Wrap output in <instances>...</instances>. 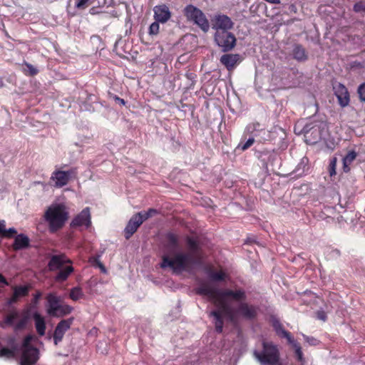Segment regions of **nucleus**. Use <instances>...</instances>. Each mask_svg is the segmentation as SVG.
<instances>
[{"label": "nucleus", "mask_w": 365, "mask_h": 365, "mask_svg": "<svg viewBox=\"0 0 365 365\" xmlns=\"http://www.w3.org/2000/svg\"><path fill=\"white\" fill-rule=\"evenodd\" d=\"M195 291L200 296L207 297L216 307L209 317H213L215 329L218 334L223 331L225 319L235 324L236 314L247 320L255 319L257 316V307L245 302L247 294L242 288L219 289L202 282Z\"/></svg>", "instance_id": "nucleus-1"}, {"label": "nucleus", "mask_w": 365, "mask_h": 365, "mask_svg": "<svg viewBox=\"0 0 365 365\" xmlns=\"http://www.w3.org/2000/svg\"><path fill=\"white\" fill-rule=\"evenodd\" d=\"M165 240L164 253L160 263L161 269H170L173 273L180 274L190 272L200 263V247L197 240L190 236L186 237L185 241L189 248L187 252L180 249L178 235L169 232L165 235Z\"/></svg>", "instance_id": "nucleus-2"}, {"label": "nucleus", "mask_w": 365, "mask_h": 365, "mask_svg": "<svg viewBox=\"0 0 365 365\" xmlns=\"http://www.w3.org/2000/svg\"><path fill=\"white\" fill-rule=\"evenodd\" d=\"M69 217L66 206L63 203L50 205L44 212L43 219L48 223L50 233H56L61 230Z\"/></svg>", "instance_id": "nucleus-3"}, {"label": "nucleus", "mask_w": 365, "mask_h": 365, "mask_svg": "<svg viewBox=\"0 0 365 365\" xmlns=\"http://www.w3.org/2000/svg\"><path fill=\"white\" fill-rule=\"evenodd\" d=\"M261 351H254L253 355L262 365H281L280 352L272 341H263Z\"/></svg>", "instance_id": "nucleus-4"}, {"label": "nucleus", "mask_w": 365, "mask_h": 365, "mask_svg": "<svg viewBox=\"0 0 365 365\" xmlns=\"http://www.w3.org/2000/svg\"><path fill=\"white\" fill-rule=\"evenodd\" d=\"M182 13L188 22L196 25L205 33L209 31V21L201 9L192 4H188L183 9Z\"/></svg>", "instance_id": "nucleus-5"}, {"label": "nucleus", "mask_w": 365, "mask_h": 365, "mask_svg": "<svg viewBox=\"0 0 365 365\" xmlns=\"http://www.w3.org/2000/svg\"><path fill=\"white\" fill-rule=\"evenodd\" d=\"M214 39L223 52L230 51L236 46L237 38L235 34L230 31H215Z\"/></svg>", "instance_id": "nucleus-6"}, {"label": "nucleus", "mask_w": 365, "mask_h": 365, "mask_svg": "<svg viewBox=\"0 0 365 365\" xmlns=\"http://www.w3.org/2000/svg\"><path fill=\"white\" fill-rule=\"evenodd\" d=\"M76 168H72L66 171L61 170H56L52 173L51 180L54 181V186L56 187L60 188L66 185L68 183L71 178L73 175H76Z\"/></svg>", "instance_id": "nucleus-7"}, {"label": "nucleus", "mask_w": 365, "mask_h": 365, "mask_svg": "<svg viewBox=\"0 0 365 365\" xmlns=\"http://www.w3.org/2000/svg\"><path fill=\"white\" fill-rule=\"evenodd\" d=\"M91 215L90 208L85 207L82 211L76 215L70 223L71 228L85 227L86 229L91 226Z\"/></svg>", "instance_id": "nucleus-8"}, {"label": "nucleus", "mask_w": 365, "mask_h": 365, "mask_svg": "<svg viewBox=\"0 0 365 365\" xmlns=\"http://www.w3.org/2000/svg\"><path fill=\"white\" fill-rule=\"evenodd\" d=\"M212 29L215 31H229L233 28L232 19L225 14H216L212 19Z\"/></svg>", "instance_id": "nucleus-9"}, {"label": "nucleus", "mask_w": 365, "mask_h": 365, "mask_svg": "<svg viewBox=\"0 0 365 365\" xmlns=\"http://www.w3.org/2000/svg\"><path fill=\"white\" fill-rule=\"evenodd\" d=\"M73 317H70L66 319H62L58 323L55 328L53 335V342L55 345H57L59 342L62 341L65 333L71 328V326L73 322Z\"/></svg>", "instance_id": "nucleus-10"}, {"label": "nucleus", "mask_w": 365, "mask_h": 365, "mask_svg": "<svg viewBox=\"0 0 365 365\" xmlns=\"http://www.w3.org/2000/svg\"><path fill=\"white\" fill-rule=\"evenodd\" d=\"M153 12L154 19L162 24L168 22L172 16L169 7L165 4L155 6Z\"/></svg>", "instance_id": "nucleus-11"}, {"label": "nucleus", "mask_w": 365, "mask_h": 365, "mask_svg": "<svg viewBox=\"0 0 365 365\" xmlns=\"http://www.w3.org/2000/svg\"><path fill=\"white\" fill-rule=\"evenodd\" d=\"M270 322L277 336L281 338H285L288 343H292L294 341V337L292 334L284 329L282 324L278 318L272 317Z\"/></svg>", "instance_id": "nucleus-12"}, {"label": "nucleus", "mask_w": 365, "mask_h": 365, "mask_svg": "<svg viewBox=\"0 0 365 365\" xmlns=\"http://www.w3.org/2000/svg\"><path fill=\"white\" fill-rule=\"evenodd\" d=\"M143 224L142 220L140 217V214L133 215L128 221L125 230L124 235L126 240L130 237L138 230V227Z\"/></svg>", "instance_id": "nucleus-13"}, {"label": "nucleus", "mask_w": 365, "mask_h": 365, "mask_svg": "<svg viewBox=\"0 0 365 365\" xmlns=\"http://www.w3.org/2000/svg\"><path fill=\"white\" fill-rule=\"evenodd\" d=\"M38 359V350L36 348L23 350L21 365H34Z\"/></svg>", "instance_id": "nucleus-14"}, {"label": "nucleus", "mask_w": 365, "mask_h": 365, "mask_svg": "<svg viewBox=\"0 0 365 365\" xmlns=\"http://www.w3.org/2000/svg\"><path fill=\"white\" fill-rule=\"evenodd\" d=\"M66 263H71V261L64 254L54 255L51 256L48 263V267L50 271H56Z\"/></svg>", "instance_id": "nucleus-15"}, {"label": "nucleus", "mask_w": 365, "mask_h": 365, "mask_svg": "<svg viewBox=\"0 0 365 365\" xmlns=\"http://www.w3.org/2000/svg\"><path fill=\"white\" fill-rule=\"evenodd\" d=\"M47 301L46 312L49 316L57 315L58 307L61 304V297L55 293H49L46 297Z\"/></svg>", "instance_id": "nucleus-16"}, {"label": "nucleus", "mask_w": 365, "mask_h": 365, "mask_svg": "<svg viewBox=\"0 0 365 365\" xmlns=\"http://www.w3.org/2000/svg\"><path fill=\"white\" fill-rule=\"evenodd\" d=\"M339 105L345 107L349 103V93L347 88L342 84H339L335 91Z\"/></svg>", "instance_id": "nucleus-17"}, {"label": "nucleus", "mask_w": 365, "mask_h": 365, "mask_svg": "<svg viewBox=\"0 0 365 365\" xmlns=\"http://www.w3.org/2000/svg\"><path fill=\"white\" fill-rule=\"evenodd\" d=\"M239 60V54H224L220 58L221 63L223 64L228 71L232 70Z\"/></svg>", "instance_id": "nucleus-18"}, {"label": "nucleus", "mask_w": 365, "mask_h": 365, "mask_svg": "<svg viewBox=\"0 0 365 365\" xmlns=\"http://www.w3.org/2000/svg\"><path fill=\"white\" fill-rule=\"evenodd\" d=\"M292 55L294 59L299 62H303L308 59L307 52L301 44H295L294 46Z\"/></svg>", "instance_id": "nucleus-19"}, {"label": "nucleus", "mask_w": 365, "mask_h": 365, "mask_svg": "<svg viewBox=\"0 0 365 365\" xmlns=\"http://www.w3.org/2000/svg\"><path fill=\"white\" fill-rule=\"evenodd\" d=\"M33 319L35 323V327L38 334L41 336H43L46 333V322L43 317L39 313L35 312L33 314Z\"/></svg>", "instance_id": "nucleus-20"}, {"label": "nucleus", "mask_w": 365, "mask_h": 365, "mask_svg": "<svg viewBox=\"0 0 365 365\" xmlns=\"http://www.w3.org/2000/svg\"><path fill=\"white\" fill-rule=\"evenodd\" d=\"M29 243V238L24 234H20L16 236L12 246L14 250H19L27 248Z\"/></svg>", "instance_id": "nucleus-21"}, {"label": "nucleus", "mask_w": 365, "mask_h": 365, "mask_svg": "<svg viewBox=\"0 0 365 365\" xmlns=\"http://www.w3.org/2000/svg\"><path fill=\"white\" fill-rule=\"evenodd\" d=\"M74 271L73 267L70 266H66V267L60 269L56 276L55 277V280L56 282H64L66 281L68 277L73 273Z\"/></svg>", "instance_id": "nucleus-22"}, {"label": "nucleus", "mask_w": 365, "mask_h": 365, "mask_svg": "<svg viewBox=\"0 0 365 365\" xmlns=\"http://www.w3.org/2000/svg\"><path fill=\"white\" fill-rule=\"evenodd\" d=\"M205 272L213 281L222 282L225 280L226 274L222 270L214 272L212 267H209L205 269Z\"/></svg>", "instance_id": "nucleus-23"}, {"label": "nucleus", "mask_w": 365, "mask_h": 365, "mask_svg": "<svg viewBox=\"0 0 365 365\" xmlns=\"http://www.w3.org/2000/svg\"><path fill=\"white\" fill-rule=\"evenodd\" d=\"M58 310L56 311L57 315H52L53 317H63L71 314L73 309V308L68 304H61L59 307H57Z\"/></svg>", "instance_id": "nucleus-24"}, {"label": "nucleus", "mask_w": 365, "mask_h": 365, "mask_svg": "<svg viewBox=\"0 0 365 365\" xmlns=\"http://www.w3.org/2000/svg\"><path fill=\"white\" fill-rule=\"evenodd\" d=\"M30 286L29 285H24V286H14L13 287V292L18 297H24L29 295V290H30Z\"/></svg>", "instance_id": "nucleus-25"}, {"label": "nucleus", "mask_w": 365, "mask_h": 365, "mask_svg": "<svg viewBox=\"0 0 365 365\" xmlns=\"http://www.w3.org/2000/svg\"><path fill=\"white\" fill-rule=\"evenodd\" d=\"M23 65L25 66V68H23V72L25 75L34 76L38 73V70L31 63L24 62Z\"/></svg>", "instance_id": "nucleus-26"}, {"label": "nucleus", "mask_w": 365, "mask_h": 365, "mask_svg": "<svg viewBox=\"0 0 365 365\" xmlns=\"http://www.w3.org/2000/svg\"><path fill=\"white\" fill-rule=\"evenodd\" d=\"M159 212L154 208H149L145 212H139L137 214H140V217L142 220V222L147 220L148 219L153 217L154 215L158 214Z\"/></svg>", "instance_id": "nucleus-27"}, {"label": "nucleus", "mask_w": 365, "mask_h": 365, "mask_svg": "<svg viewBox=\"0 0 365 365\" xmlns=\"http://www.w3.org/2000/svg\"><path fill=\"white\" fill-rule=\"evenodd\" d=\"M83 296V293L81 287H76L71 289L69 297L73 301H77L79 299L82 298Z\"/></svg>", "instance_id": "nucleus-28"}, {"label": "nucleus", "mask_w": 365, "mask_h": 365, "mask_svg": "<svg viewBox=\"0 0 365 365\" xmlns=\"http://www.w3.org/2000/svg\"><path fill=\"white\" fill-rule=\"evenodd\" d=\"M255 142V140L253 137L250 138L245 143L240 142L237 146V150H240L241 151H245L249 149Z\"/></svg>", "instance_id": "nucleus-29"}, {"label": "nucleus", "mask_w": 365, "mask_h": 365, "mask_svg": "<svg viewBox=\"0 0 365 365\" xmlns=\"http://www.w3.org/2000/svg\"><path fill=\"white\" fill-rule=\"evenodd\" d=\"M289 344H291L292 346V347L294 349L295 355H296L298 361H301V362L303 361H304L303 353H302V348H301V346L299 345V344L297 343L294 339L292 343H289Z\"/></svg>", "instance_id": "nucleus-30"}, {"label": "nucleus", "mask_w": 365, "mask_h": 365, "mask_svg": "<svg viewBox=\"0 0 365 365\" xmlns=\"http://www.w3.org/2000/svg\"><path fill=\"white\" fill-rule=\"evenodd\" d=\"M95 0H76L75 7L78 10H84L93 4Z\"/></svg>", "instance_id": "nucleus-31"}, {"label": "nucleus", "mask_w": 365, "mask_h": 365, "mask_svg": "<svg viewBox=\"0 0 365 365\" xmlns=\"http://www.w3.org/2000/svg\"><path fill=\"white\" fill-rule=\"evenodd\" d=\"M260 124L258 122H253L249 123L245 130L244 134L252 135L255 131L259 130Z\"/></svg>", "instance_id": "nucleus-32"}, {"label": "nucleus", "mask_w": 365, "mask_h": 365, "mask_svg": "<svg viewBox=\"0 0 365 365\" xmlns=\"http://www.w3.org/2000/svg\"><path fill=\"white\" fill-rule=\"evenodd\" d=\"M15 350L16 348L11 349L6 347H3L0 349V357H6L9 359L14 358L15 356Z\"/></svg>", "instance_id": "nucleus-33"}, {"label": "nucleus", "mask_w": 365, "mask_h": 365, "mask_svg": "<svg viewBox=\"0 0 365 365\" xmlns=\"http://www.w3.org/2000/svg\"><path fill=\"white\" fill-rule=\"evenodd\" d=\"M19 317V312L17 311H13L9 313L6 318H5V322L6 324L9 325H13L14 323V321Z\"/></svg>", "instance_id": "nucleus-34"}, {"label": "nucleus", "mask_w": 365, "mask_h": 365, "mask_svg": "<svg viewBox=\"0 0 365 365\" xmlns=\"http://www.w3.org/2000/svg\"><path fill=\"white\" fill-rule=\"evenodd\" d=\"M357 154L354 150L349 151L343 158V164H351L356 158Z\"/></svg>", "instance_id": "nucleus-35"}, {"label": "nucleus", "mask_w": 365, "mask_h": 365, "mask_svg": "<svg viewBox=\"0 0 365 365\" xmlns=\"http://www.w3.org/2000/svg\"><path fill=\"white\" fill-rule=\"evenodd\" d=\"M33 340V336L32 335H27L24 337L22 343V351L26 350L27 349H33L35 348L32 345H31V342Z\"/></svg>", "instance_id": "nucleus-36"}, {"label": "nucleus", "mask_w": 365, "mask_h": 365, "mask_svg": "<svg viewBox=\"0 0 365 365\" xmlns=\"http://www.w3.org/2000/svg\"><path fill=\"white\" fill-rule=\"evenodd\" d=\"M160 22H158L155 20L153 23L150 24L148 29V34L151 36L157 35L159 33L160 30Z\"/></svg>", "instance_id": "nucleus-37"}, {"label": "nucleus", "mask_w": 365, "mask_h": 365, "mask_svg": "<svg viewBox=\"0 0 365 365\" xmlns=\"http://www.w3.org/2000/svg\"><path fill=\"white\" fill-rule=\"evenodd\" d=\"M28 317L25 316L22 319H21L15 325L16 330H21L24 329L28 322Z\"/></svg>", "instance_id": "nucleus-38"}, {"label": "nucleus", "mask_w": 365, "mask_h": 365, "mask_svg": "<svg viewBox=\"0 0 365 365\" xmlns=\"http://www.w3.org/2000/svg\"><path fill=\"white\" fill-rule=\"evenodd\" d=\"M353 10L356 13L364 12L365 13V4L362 1H359L354 4Z\"/></svg>", "instance_id": "nucleus-39"}, {"label": "nucleus", "mask_w": 365, "mask_h": 365, "mask_svg": "<svg viewBox=\"0 0 365 365\" xmlns=\"http://www.w3.org/2000/svg\"><path fill=\"white\" fill-rule=\"evenodd\" d=\"M329 172L330 174V176H333L336 175V158H334L331 160L329 166Z\"/></svg>", "instance_id": "nucleus-40"}, {"label": "nucleus", "mask_w": 365, "mask_h": 365, "mask_svg": "<svg viewBox=\"0 0 365 365\" xmlns=\"http://www.w3.org/2000/svg\"><path fill=\"white\" fill-rule=\"evenodd\" d=\"M359 99L365 102V83H361L357 90Z\"/></svg>", "instance_id": "nucleus-41"}, {"label": "nucleus", "mask_w": 365, "mask_h": 365, "mask_svg": "<svg viewBox=\"0 0 365 365\" xmlns=\"http://www.w3.org/2000/svg\"><path fill=\"white\" fill-rule=\"evenodd\" d=\"M41 292L40 291H37L33 296L32 303L34 304H37L41 297Z\"/></svg>", "instance_id": "nucleus-42"}, {"label": "nucleus", "mask_w": 365, "mask_h": 365, "mask_svg": "<svg viewBox=\"0 0 365 365\" xmlns=\"http://www.w3.org/2000/svg\"><path fill=\"white\" fill-rule=\"evenodd\" d=\"M317 319L325 322L327 319V314L324 311L319 310L317 312Z\"/></svg>", "instance_id": "nucleus-43"}, {"label": "nucleus", "mask_w": 365, "mask_h": 365, "mask_svg": "<svg viewBox=\"0 0 365 365\" xmlns=\"http://www.w3.org/2000/svg\"><path fill=\"white\" fill-rule=\"evenodd\" d=\"M9 283L8 282L6 277L0 272V288H3L5 286H9Z\"/></svg>", "instance_id": "nucleus-44"}, {"label": "nucleus", "mask_w": 365, "mask_h": 365, "mask_svg": "<svg viewBox=\"0 0 365 365\" xmlns=\"http://www.w3.org/2000/svg\"><path fill=\"white\" fill-rule=\"evenodd\" d=\"M19 297H18L14 292L11 295V297L8 300L9 304H13L18 302Z\"/></svg>", "instance_id": "nucleus-45"}, {"label": "nucleus", "mask_w": 365, "mask_h": 365, "mask_svg": "<svg viewBox=\"0 0 365 365\" xmlns=\"http://www.w3.org/2000/svg\"><path fill=\"white\" fill-rule=\"evenodd\" d=\"M307 163H308V158H303L302 159L301 162L297 165V170H299V168L301 167L302 165L304 166L303 170H304V168L307 166Z\"/></svg>", "instance_id": "nucleus-46"}, {"label": "nucleus", "mask_w": 365, "mask_h": 365, "mask_svg": "<svg viewBox=\"0 0 365 365\" xmlns=\"http://www.w3.org/2000/svg\"><path fill=\"white\" fill-rule=\"evenodd\" d=\"M305 340L308 343H309L310 344H312V345H314L315 344V341H317L314 338L309 337V336H305Z\"/></svg>", "instance_id": "nucleus-47"}, {"label": "nucleus", "mask_w": 365, "mask_h": 365, "mask_svg": "<svg viewBox=\"0 0 365 365\" xmlns=\"http://www.w3.org/2000/svg\"><path fill=\"white\" fill-rule=\"evenodd\" d=\"M350 164H343V170L344 173H349L350 171Z\"/></svg>", "instance_id": "nucleus-48"}, {"label": "nucleus", "mask_w": 365, "mask_h": 365, "mask_svg": "<svg viewBox=\"0 0 365 365\" xmlns=\"http://www.w3.org/2000/svg\"><path fill=\"white\" fill-rule=\"evenodd\" d=\"M266 1L269 2V3H271V4H279L280 3V0H265Z\"/></svg>", "instance_id": "nucleus-49"}, {"label": "nucleus", "mask_w": 365, "mask_h": 365, "mask_svg": "<svg viewBox=\"0 0 365 365\" xmlns=\"http://www.w3.org/2000/svg\"><path fill=\"white\" fill-rule=\"evenodd\" d=\"M115 100L119 101V103H120L123 105H125V101L119 97H116Z\"/></svg>", "instance_id": "nucleus-50"}, {"label": "nucleus", "mask_w": 365, "mask_h": 365, "mask_svg": "<svg viewBox=\"0 0 365 365\" xmlns=\"http://www.w3.org/2000/svg\"><path fill=\"white\" fill-rule=\"evenodd\" d=\"M14 341H15V340H14V338H11V339H10V340H9V344H13V343L14 342Z\"/></svg>", "instance_id": "nucleus-51"}]
</instances>
